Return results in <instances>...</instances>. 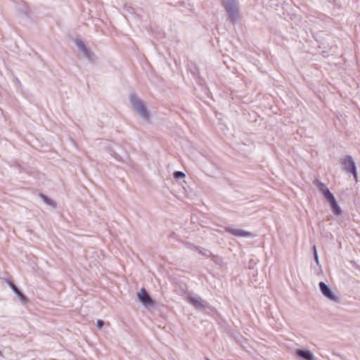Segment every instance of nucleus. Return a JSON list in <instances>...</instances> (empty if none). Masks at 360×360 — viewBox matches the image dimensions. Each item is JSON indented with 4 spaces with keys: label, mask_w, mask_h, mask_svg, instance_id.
<instances>
[{
    "label": "nucleus",
    "mask_w": 360,
    "mask_h": 360,
    "mask_svg": "<svg viewBox=\"0 0 360 360\" xmlns=\"http://www.w3.org/2000/svg\"><path fill=\"white\" fill-rule=\"evenodd\" d=\"M130 103L133 110L138 113L143 120H149V112L143 102L134 95H131Z\"/></svg>",
    "instance_id": "obj_1"
},
{
    "label": "nucleus",
    "mask_w": 360,
    "mask_h": 360,
    "mask_svg": "<svg viewBox=\"0 0 360 360\" xmlns=\"http://www.w3.org/2000/svg\"><path fill=\"white\" fill-rule=\"evenodd\" d=\"M222 4L231 21L236 22L240 19L239 8L236 0H222Z\"/></svg>",
    "instance_id": "obj_2"
},
{
    "label": "nucleus",
    "mask_w": 360,
    "mask_h": 360,
    "mask_svg": "<svg viewBox=\"0 0 360 360\" xmlns=\"http://www.w3.org/2000/svg\"><path fill=\"white\" fill-rule=\"evenodd\" d=\"M320 290L321 293L326 297L328 300L333 302L335 303H340L341 300L339 296L335 295L330 288L326 285L324 282H320L319 284Z\"/></svg>",
    "instance_id": "obj_3"
},
{
    "label": "nucleus",
    "mask_w": 360,
    "mask_h": 360,
    "mask_svg": "<svg viewBox=\"0 0 360 360\" xmlns=\"http://www.w3.org/2000/svg\"><path fill=\"white\" fill-rule=\"evenodd\" d=\"M75 45L77 46L79 51L89 60H94L95 56L94 53L89 49L85 42L79 37H76L74 39Z\"/></svg>",
    "instance_id": "obj_4"
},
{
    "label": "nucleus",
    "mask_w": 360,
    "mask_h": 360,
    "mask_svg": "<svg viewBox=\"0 0 360 360\" xmlns=\"http://www.w3.org/2000/svg\"><path fill=\"white\" fill-rule=\"evenodd\" d=\"M342 165L344 166V169L347 172H350L353 174L355 181H358V176L356 172V167L355 162L350 155H347L344 158L342 161Z\"/></svg>",
    "instance_id": "obj_5"
},
{
    "label": "nucleus",
    "mask_w": 360,
    "mask_h": 360,
    "mask_svg": "<svg viewBox=\"0 0 360 360\" xmlns=\"http://www.w3.org/2000/svg\"><path fill=\"white\" fill-rule=\"evenodd\" d=\"M137 297L141 303L146 307H154L155 302L144 288L137 292Z\"/></svg>",
    "instance_id": "obj_6"
},
{
    "label": "nucleus",
    "mask_w": 360,
    "mask_h": 360,
    "mask_svg": "<svg viewBox=\"0 0 360 360\" xmlns=\"http://www.w3.org/2000/svg\"><path fill=\"white\" fill-rule=\"evenodd\" d=\"M295 354L299 358L303 360H316L313 353L306 349L298 348L295 351Z\"/></svg>",
    "instance_id": "obj_7"
},
{
    "label": "nucleus",
    "mask_w": 360,
    "mask_h": 360,
    "mask_svg": "<svg viewBox=\"0 0 360 360\" xmlns=\"http://www.w3.org/2000/svg\"><path fill=\"white\" fill-rule=\"evenodd\" d=\"M226 231L231 233V235L236 237H253L254 235L251 232L245 231L242 229H234L231 227H228L226 229Z\"/></svg>",
    "instance_id": "obj_8"
},
{
    "label": "nucleus",
    "mask_w": 360,
    "mask_h": 360,
    "mask_svg": "<svg viewBox=\"0 0 360 360\" xmlns=\"http://www.w3.org/2000/svg\"><path fill=\"white\" fill-rule=\"evenodd\" d=\"M188 301L198 310H202L205 309L204 301L199 297L189 296Z\"/></svg>",
    "instance_id": "obj_9"
},
{
    "label": "nucleus",
    "mask_w": 360,
    "mask_h": 360,
    "mask_svg": "<svg viewBox=\"0 0 360 360\" xmlns=\"http://www.w3.org/2000/svg\"><path fill=\"white\" fill-rule=\"evenodd\" d=\"M315 185L319 189V191L323 194L326 200L330 198L333 194L329 191L327 186L319 180H316Z\"/></svg>",
    "instance_id": "obj_10"
},
{
    "label": "nucleus",
    "mask_w": 360,
    "mask_h": 360,
    "mask_svg": "<svg viewBox=\"0 0 360 360\" xmlns=\"http://www.w3.org/2000/svg\"><path fill=\"white\" fill-rule=\"evenodd\" d=\"M326 200L330 203V208L333 214L336 215H340L342 214V210L339 207L333 195L327 198Z\"/></svg>",
    "instance_id": "obj_11"
},
{
    "label": "nucleus",
    "mask_w": 360,
    "mask_h": 360,
    "mask_svg": "<svg viewBox=\"0 0 360 360\" xmlns=\"http://www.w3.org/2000/svg\"><path fill=\"white\" fill-rule=\"evenodd\" d=\"M39 197L47 205H49L53 207H56V202L53 200L48 198L47 196H46L45 195L41 194V193L39 194Z\"/></svg>",
    "instance_id": "obj_12"
},
{
    "label": "nucleus",
    "mask_w": 360,
    "mask_h": 360,
    "mask_svg": "<svg viewBox=\"0 0 360 360\" xmlns=\"http://www.w3.org/2000/svg\"><path fill=\"white\" fill-rule=\"evenodd\" d=\"M185 176H186V174L182 172L178 171V172H175L174 173V178L177 179L185 177Z\"/></svg>",
    "instance_id": "obj_13"
},
{
    "label": "nucleus",
    "mask_w": 360,
    "mask_h": 360,
    "mask_svg": "<svg viewBox=\"0 0 360 360\" xmlns=\"http://www.w3.org/2000/svg\"><path fill=\"white\" fill-rule=\"evenodd\" d=\"M313 250H314V259H315L316 264H319V257H318L317 249H316V245L314 246Z\"/></svg>",
    "instance_id": "obj_14"
},
{
    "label": "nucleus",
    "mask_w": 360,
    "mask_h": 360,
    "mask_svg": "<svg viewBox=\"0 0 360 360\" xmlns=\"http://www.w3.org/2000/svg\"><path fill=\"white\" fill-rule=\"evenodd\" d=\"M104 325V321H102V320H98L97 322H96V326L99 328V329H101L102 327Z\"/></svg>",
    "instance_id": "obj_15"
},
{
    "label": "nucleus",
    "mask_w": 360,
    "mask_h": 360,
    "mask_svg": "<svg viewBox=\"0 0 360 360\" xmlns=\"http://www.w3.org/2000/svg\"><path fill=\"white\" fill-rule=\"evenodd\" d=\"M9 285H10L11 288L12 289V290L13 291L14 293L16 292V291L18 290V288L15 285L14 283H10Z\"/></svg>",
    "instance_id": "obj_16"
},
{
    "label": "nucleus",
    "mask_w": 360,
    "mask_h": 360,
    "mask_svg": "<svg viewBox=\"0 0 360 360\" xmlns=\"http://www.w3.org/2000/svg\"><path fill=\"white\" fill-rule=\"evenodd\" d=\"M19 297V299L22 302H27V298L26 297L22 294L21 293L20 295H19V296H18Z\"/></svg>",
    "instance_id": "obj_17"
},
{
    "label": "nucleus",
    "mask_w": 360,
    "mask_h": 360,
    "mask_svg": "<svg viewBox=\"0 0 360 360\" xmlns=\"http://www.w3.org/2000/svg\"><path fill=\"white\" fill-rule=\"evenodd\" d=\"M199 252L201 253L203 255L207 256V257H209L210 255V254H211L210 252V251H208V250H205L204 252H202L200 250H199Z\"/></svg>",
    "instance_id": "obj_18"
},
{
    "label": "nucleus",
    "mask_w": 360,
    "mask_h": 360,
    "mask_svg": "<svg viewBox=\"0 0 360 360\" xmlns=\"http://www.w3.org/2000/svg\"><path fill=\"white\" fill-rule=\"evenodd\" d=\"M22 292L18 290V291H16V292H15V294L17 295V296H19V295H20Z\"/></svg>",
    "instance_id": "obj_19"
}]
</instances>
